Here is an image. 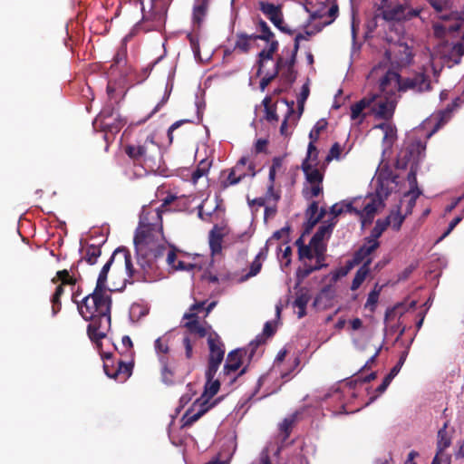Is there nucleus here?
I'll use <instances>...</instances> for the list:
<instances>
[{"instance_id": "nucleus-1", "label": "nucleus", "mask_w": 464, "mask_h": 464, "mask_svg": "<svg viewBox=\"0 0 464 464\" xmlns=\"http://www.w3.org/2000/svg\"><path fill=\"white\" fill-rule=\"evenodd\" d=\"M431 89L430 76L426 72H417L412 76L400 79L397 72L388 71L380 82V92L372 93L351 107L352 120L359 119L362 122L367 114H372L376 118L385 120L384 122L377 124L373 130H382V155H386L397 139L396 127L390 121L397 103V92L412 91L413 92H424Z\"/></svg>"}, {"instance_id": "nucleus-2", "label": "nucleus", "mask_w": 464, "mask_h": 464, "mask_svg": "<svg viewBox=\"0 0 464 464\" xmlns=\"http://www.w3.org/2000/svg\"><path fill=\"white\" fill-rule=\"evenodd\" d=\"M146 209H142L140 217V227L137 229L134 245L136 249V265L134 267L130 256L122 250L126 269L130 276L141 274L144 280H151V275L158 269L159 260L164 256L167 247L163 242L161 227L155 224H150L146 217ZM121 250H115L110 259L102 266L96 283L95 289L107 291L105 284L107 275L114 260V256Z\"/></svg>"}, {"instance_id": "nucleus-3", "label": "nucleus", "mask_w": 464, "mask_h": 464, "mask_svg": "<svg viewBox=\"0 0 464 464\" xmlns=\"http://www.w3.org/2000/svg\"><path fill=\"white\" fill-rule=\"evenodd\" d=\"M398 178L385 162V155H382L373 178L375 194L354 198L352 202L335 204L331 208L332 214L337 217L343 212H354L360 216L363 225L371 223L376 212L384 207V200L389 195L400 190Z\"/></svg>"}, {"instance_id": "nucleus-4", "label": "nucleus", "mask_w": 464, "mask_h": 464, "mask_svg": "<svg viewBox=\"0 0 464 464\" xmlns=\"http://www.w3.org/2000/svg\"><path fill=\"white\" fill-rule=\"evenodd\" d=\"M111 304L108 292L97 289L78 304L80 314L84 320L91 321L88 325V334L92 341L97 342L102 339L110 329Z\"/></svg>"}, {"instance_id": "nucleus-5", "label": "nucleus", "mask_w": 464, "mask_h": 464, "mask_svg": "<svg viewBox=\"0 0 464 464\" xmlns=\"http://www.w3.org/2000/svg\"><path fill=\"white\" fill-rule=\"evenodd\" d=\"M429 2L441 20V22L435 23L433 25L437 36L440 37L448 33H455L461 29L464 14L453 11L450 0H429Z\"/></svg>"}, {"instance_id": "nucleus-6", "label": "nucleus", "mask_w": 464, "mask_h": 464, "mask_svg": "<svg viewBox=\"0 0 464 464\" xmlns=\"http://www.w3.org/2000/svg\"><path fill=\"white\" fill-rule=\"evenodd\" d=\"M377 11V15L387 22L401 23L418 17L421 9L412 7L406 2L401 3L397 0H381Z\"/></svg>"}, {"instance_id": "nucleus-7", "label": "nucleus", "mask_w": 464, "mask_h": 464, "mask_svg": "<svg viewBox=\"0 0 464 464\" xmlns=\"http://www.w3.org/2000/svg\"><path fill=\"white\" fill-rule=\"evenodd\" d=\"M308 35H310L309 33L305 34H298L295 38L294 46L285 47L282 51V55L278 57L276 63L274 64V68L277 70V73L281 72L283 78L288 83L294 82L296 77L294 66L299 49V42L301 40H306Z\"/></svg>"}, {"instance_id": "nucleus-8", "label": "nucleus", "mask_w": 464, "mask_h": 464, "mask_svg": "<svg viewBox=\"0 0 464 464\" xmlns=\"http://www.w3.org/2000/svg\"><path fill=\"white\" fill-rule=\"evenodd\" d=\"M304 9L311 20H320L321 27L332 24L338 14V6L332 0H306Z\"/></svg>"}, {"instance_id": "nucleus-9", "label": "nucleus", "mask_w": 464, "mask_h": 464, "mask_svg": "<svg viewBox=\"0 0 464 464\" xmlns=\"http://www.w3.org/2000/svg\"><path fill=\"white\" fill-rule=\"evenodd\" d=\"M425 149L426 146L421 142H416L408 148L401 149L397 156L396 168L405 169L410 165V172L413 169L416 174L419 164L424 157Z\"/></svg>"}, {"instance_id": "nucleus-10", "label": "nucleus", "mask_w": 464, "mask_h": 464, "mask_svg": "<svg viewBox=\"0 0 464 464\" xmlns=\"http://www.w3.org/2000/svg\"><path fill=\"white\" fill-rule=\"evenodd\" d=\"M125 150L128 156L135 160H154L156 156L160 154V147L151 135L147 137L143 144L129 145Z\"/></svg>"}, {"instance_id": "nucleus-11", "label": "nucleus", "mask_w": 464, "mask_h": 464, "mask_svg": "<svg viewBox=\"0 0 464 464\" xmlns=\"http://www.w3.org/2000/svg\"><path fill=\"white\" fill-rule=\"evenodd\" d=\"M259 29L261 32V34L256 35L257 39L266 40L269 43V45L266 49L262 50L258 54V72L262 73L264 66H266V63L267 62L272 61L273 54L278 48V43L277 41L274 40V34L270 31V28L268 27L267 24L264 21L259 22Z\"/></svg>"}, {"instance_id": "nucleus-12", "label": "nucleus", "mask_w": 464, "mask_h": 464, "mask_svg": "<svg viewBox=\"0 0 464 464\" xmlns=\"http://www.w3.org/2000/svg\"><path fill=\"white\" fill-rule=\"evenodd\" d=\"M220 388V382L218 380H209L207 379V382L205 385V391L202 396L197 400L195 402V406H198L199 409L197 413L191 416L192 420H198L204 413H206L209 409H211L214 405H216L217 401L212 403H209V400L218 393Z\"/></svg>"}, {"instance_id": "nucleus-13", "label": "nucleus", "mask_w": 464, "mask_h": 464, "mask_svg": "<svg viewBox=\"0 0 464 464\" xmlns=\"http://www.w3.org/2000/svg\"><path fill=\"white\" fill-rule=\"evenodd\" d=\"M111 362L112 363L111 354H106L104 357L103 369L108 377L113 379L119 378L120 381H124L130 375L131 366L130 364L119 362L118 367L114 370L111 369Z\"/></svg>"}, {"instance_id": "nucleus-14", "label": "nucleus", "mask_w": 464, "mask_h": 464, "mask_svg": "<svg viewBox=\"0 0 464 464\" xmlns=\"http://www.w3.org/2000/svg\"><path fill=\"white\" fill-rule=\"evenodd\" d=\"M441 55L448 62L457 64L464 55V37L461 42L447 43L441 47Z\"/></svg>"}, {"instance_id": "nucleus-15", "label": "nucleus", "mask_w": 464, "mask_h": 464, "mask_svg": "<svg viewBox=\"0 0 464 464\" xmlns=\"http://www.w3.org/2000/svg\"><path fill=\"white\" fill-rule=\"evenodd\" d=\"M260 10L263 14L281 31L286 32V28L283 25V15L281 8L274 4L261 1L259 3Z\"/></svg>"}, {"instance_id": "nucleus-16", "label": "nucleus", "mask_w": 464, "mask_h": 464, "mask_svg": "<svg viewBox=\"0 0 464 464\" xmlns=\"http://www.w3.org/2000/svg\"><path fill=\"white\" fill-rule=\"evenodd\" d=\"M210 0H195L192 9V24L195 28H200L206 21Z\"/></svg>"}, {"instance_id": "nucleus-17", "label": "nucleus", "mask_w": 464, "mask_h": 464, "mask_svg": "<svg viewBox=\"0 0 464 464\" xmlns=\"http://www.w3.org/2000/svg\"><path fill=\"white\" fill-rule=\"evenodd\" d=\"M113 114L112 110H103L95 119L94 124H100L104 130L111 132L119 131L121 126V120L115 118L112 121Z\"/></svg>"}, {"instance_id": "nucleus-18", "label": "nucleus", "mask_w": 464, "mask_h": 464, "mask_svg": "<svg viewBox=\"0 0 464 464\" xmlns=\"http://www.w3.org/2000/svg\"><path fill=\"white\" fill-rule=\"evenodd\" d=\"M407 181L409 184V190L405 193L404 196L410 198L406 210V214H409L411 212L412 208L415 206L417 198L421 193L418 188L417 179L415 178V170L413 169L411 172L408 173Z\"/></svg>"}, {"instance_id": "nucleus-19", "label": "nucleus", "mask_w": 464, "mask_h": 464, "mask_svg": "<svg viewBox=\"0 0 464 464\" xmlns=\"http://www.w3.org/2000/svg\"><path fill=\"white\" fill-rule=\"evenodd\" d=\"M379 246V241L367 237L365 243L356 251L354 255V262L356 264H363L370 259L369 256L375 251Z\"/></svg>"}, {"instance_id": "nucleus-20", "label": "nucleus", "mask_w": 464, "mask_h": 464, "mask_svg": "<svg viewBox=\"0 0 464 464\" xmlns=\"http://www.w3.org/2000/svg\"><path fill=\"white\" fill-rule=\"evenodd\" d=\"M285 102L287 105V115L285 116L284 121L281 124L280 133L285 137H288L291 135L292 130L295 125L296 121L300 117V114L298 116L295 115L294 102H291V103H289L288 102L285 101Z\"/></svg>"}, {"instance_id": "nucleus-21", "label": "nucleus", "mask_w": 464, "mask_h": 464, "mask_svg": "<svg viewBox=\"0 0 464 464\" xmlns=\"http://www.w3.org/2000/svg\"><path fill=\"white\" fill-rule=\"evenodd\" d=\"M246 351L237 349L230 352L227 357V361L224 366V372L226 374H229L231 372H236L239 369L242 364L243 354H246Z\"/></svg>"}, {"instance_id": "nucleus-22", "label": "nucleus", "mask_w": 464, "mask_h": 464, "mask_svg": "<svg viewBox=\"0 0 464 464\" xmlns=\"http://www.w3.org/2000/svg\"><path fill=\"white\" fill-rule=\"evenodd\" d=\"M208 344L209 348V357L223 359L225 354L224 345L216 333L208 334Z\"/></svg>"}, {"instance_id": "nucleus-23", "label": "nucleus", "mask_w": 464, "mask_h": 464, "mask_svg": "<svg viewBox=\"0 0 464 464\" xmlns=\"http://www.w3.org/2000/svg\"><path fill=\"white\" fill-rule=\"evenodd\" d=\"M302 169L309 184L323 182V173L316 167L313 166L312 163L308 162V160L303 162Z\"/></svg>"}, {"instance_id": "nucleus-24", "label": "nucleus", "mask_w": 464, "mask_h": 464, "mask_svg": "<svg viewBox=\"0 0 464 464\" xmlns=\"http://www.w3.org/2000/svg\"><path fill=\"white\" fill-rule=\"evenodd\" d=\"M57 278L58 280H61L62 281V285H60L59 286H57L52 299H51V302L52 303H59L60 301V298L62 296V295L63 294V285H74L75 284V279H73L68 273L67 270H63V271H59L57 272Z\"/></svg>"}, {"instance_id": "nucleus-25", "label": "nucleus", "mask_w": 464, "mask_h": 464, "mask_svg": "<svg viewBox=\"0 0 464 464\" xmlns=\"http://www.w3.org/2000/svg\"><path fill=\"white\" fill-rule=\"evenodd\" d=\"M459 98H456L450 104H448L444 110L440 111L436 115V118L438 119L436 128L438 129L448 122L451 118L452 113L459 108Z\"/></svg>"}, {"instance_id": "nucleus-26", "label": "nucleus", "mask_w": 464, "mask_h": 464, "mask_svg": "<svg viewBox=\"0 0 464 464\" xmlns=\"http://www.w3.org/2000/svg\"><path fill=\"white\" fill-rule=\"evenodd\" d=\"M185 326L188 329L190 334H197L198 337H208V334L213 333L210 326L205 327L195 319L187 322Z\"/></svg>"}, {"instance_id": "nucleus-27", "label": "nucleus", "mask_w": 464, "mask_h": 464, "mask_svg": "<svg viewBox=\"0 0 464 464\" xmlns=\"http://www.w3.org/2000/svg\"><path fill=\"white\" fill-rule=\"evenodd\" d=\"M268 248L266 246H265L263 248L260 249L258 254L256 255L255 260L252 262L250 266L249 273L246 275V277H251L256 276L262 267V260L266 259L267 255Z\"/></svg>"}, {"instance_id": "nucleus-28", "label": "nucleus", "mask_w": 464, "mask_h": 464, "mask_svg": "<svg viewBox=\"0 0 464 464\" xmlns=\"http://www.w3.org/2000/svg\"><path fill=\"white\" fill-rule=\"evenodd\" d=\"M167 264L175 270H190L193 265L183 261H177V256L173 249H169L166 258Z\"/></svg>"}, {"instance_id": "nucleus-29", "label": "nucleus", "mask_w": 464, "mask_h": 464, "mask_svg": "<svg viewBox=\"0 0 464 464\" xmlns=\"http://www.w3.org/2000/svg\"><path fill=\"white\" fill-rule=\"evenodd\" d=\"M371 264V259H368L363 265L362 267H360L355 276H354V278L352 282V285H351V289L352 290H356L358 289L361 285L362 284V282L365 280L366 276H368L369 274V266Z\"/></svg>"}, {"instance_id": "nucleus-30", "label": "nucleus", "mask_w": 464, "mask_h": 464, "mask_svg": "<svg viewBox=\"0 0 464 464\" xmlns=\"http://www.w3.org/2000/svg\"><path fill=\"white\" fill-rule=\"evenodd\" d=\"M257 40V36L256 34H241L237 35V39L236 42V49H238L242 52H247L252 44Z\"/></svg>"}, {"instance_id": "nucleus-31", "label": "nucleus", "mask_w": 464, "mask_h": 464, "mask_svg": "<svg viewBox=\"0 0 464 464\" xmlns=\"http://www.w3.org/2000/svg\"><path fill=\"white\" fill-rule=\"evenodd\" d=\"M311 248L315 256V259L317 262H324L325 256L324 253L326 251V245L324 240L321 241H314V237L311 238L309 243Z\"/></svg>"}, {"instance_id": "nucleus-32", "label": "nucleus", "mask_w": 464, "mask_h": 464, "mask_svg": "<svg viewBox=\"0 0 464 464\" xmlns=\"http://www.w3.org/2000/svg\"><path fill=\"white\" fill-rule=\"evenodd\" d=\"M169 337L167 334L156 339L154 348L159 357L163 356L166 358V354L169 353Z\"/></svg>"}, {"instance_id": "nucleus-33", "label": "nucleus", "mask_w": 464, "mask_h": 464, "mask_svg": "<svg viewBox=\"0 0 464 464\" xmlns=\"http://www.w3.org/2000/svg\"><path fill=\"white\" fill-rule=\"evenodd\" d=\"M405 216L402 215L399 210L392 211L391 214L385 218L389 226L393 229L399 230L402 222L404 221Z\"/></svg>"}, {"instance_id": "nucleus-34", "label": "nucleus", "mask_w": 464, "mask_h": 464, "mask_svg": "<svg viewBox=\"0 0 464 464\" xmlns=\"http://www.w3.org/2000/svg\"><path fill=\"white\" fill-rule=\"evenodd\" d=\"M210 167V162L203 160L199 162L198 168L192 172L191 179L193 183H197L200 178L207 175Z\"/></svg>"}, {"instance_id": "nucleus-35", "label": "nucleus", "mask_w": 464, "mask_h": 464, "mask_svg": "<svg viewBox=\"0 0 464 464\" xmlns=\"http://www.w3.org/2000/svg\"><path fill=\"white\" fill-rule=\"evenodd\" d=\"M101 254L102 251L100 246L91 245L87 247L85 256L82 257V259H84L90 265H94Z\"/></svg>"}, {"instance_id": "nucleus-36", "label": "nucleus", "mask_w": 464, "mask_h": 464, "mask_svg": "<svg viewBox=\"0 0 464 464\" xmlns=\"http://www.w3.org/2000/svg\"><path fill=\"white\" fill-rule=\"evenodd\" d=\"M446 426L443 429H440L438 432V453H442L450 445V439L447 436Z\"/></svg>"}, {"instance_id": "nucleus-37", "label": "nucleus", "mask_w": 464, "mask_h": 464, "mask_svg": "<svg viewBox=\"0 0 464 464\" xmlns=\"http://www.w3.org/2000/svg\"><path fill=\"white\" fill-rule=\"evenodd\" d=\"M333 231V224L322 225L319 227L314 237V241H325L330 237Z\"/></svg>"}, {"instance_id": "nucleus-38", "label": "nucleus", "mask_w": 464, "mask_h": 464, "mask_svg": "<svg viewBox=\"0 0 464 464\" xmlns=\"http://www.w3.org/2000/svg\"><path fill=\"white\" fill-rule=\"evenodd\" d=\"M325 266L326 265L324 262H317L316 259L314 260V263H313V261H304V268L301 271L302 276L304 277H306L310 274H312L314 271L319 270Z\"/></svg>"}, {"instance_id": "nucleus-39", "label": "nucleus", "mask_w": 464, "mask_h": 464, "mask_svg": "<svg viewBox=\"0 0 464 464\" xmlns=\"http://www.w3.org/2000/svg\"><path fill=\"white\" fill-rule=\"evenodd\" d=\"M222 361H223V359H218V358L215 359V358L209 357L208 367L206 372L207 379H209V380L214 379Z\"/></svg>"}, {"instance_id": "nucleus-40", "label": "nucleus", "mask_w": 464, "mask_h": 464, "mask_svg": "<svg viewBox=\"0 0 464 464\" xmlns=\"http://www.w3.org/2000/svg\"><path fill=\"white\" fill-rule=\"evenodd\" d=\"M388 227L389 225L385 219H378L369 237L378 240Z\"/></svg>"}, {"instance_id": "nucleus-41", "label": "nucleus", "mask_w": 464, "mask_h": 464, "mask_svg": "<svg viewBox=\"0 0 464 464\" xmlns=\"http://www.w3.org/2000/svg\"><path fill=\"white\" fill-rule=\"evenodd\" d=\"M295 417H296V414H293L289 417H286L279 424L280 430L285 434L284 440H285L289 436L291 428L295 420Z\"/></svg>"}, {"instance_id": "nucleus-42", "label": "nucleus", "mask_w": 464, "mask_h": 464, "mask_svg": "<svg viewBox=\"0 0 464 464\" xmlns=\"http://www.w3.org/2000/svg\"><path fill=\"white\" fill-rule=\"evenodd\" d=\"M209 246L212 254H218L221 251V237L211 230L209 235Z\"/></svg>"}, {"instance_id": "nucleus-43", "label": "nucleus", "mask_w": 464, "mask_h": 464, "mask_svg": "<svg viewBox=\"0 0 464 464\" xmlns=\"http://www.w3.org/2000/svg\"><path fill=\"white\" fill-rule=\"evenodd\" d=\"M265 70V67L263 68ZM257 75H263L261 81H260V89L261 91H265V89L267 87V85L271 82V81L277 75V70L273 69L271 72H264L262 71V73H259L257 72Z\"/></svg>"}, {"instance_id": "nucleus-44", "label": "nucleus", "mask_w": 464, "mask_h": 464, "mask_svg": "<svg viewBox=\"0 0 464 464\" xmlns=\"http://www.w3.org/2000/svg\"><path fill=\"white\" fill-rule=\"evenodd\" d=\"M160 365H161V374H162L163 382L165 383H167V384L171 383V382H172L171 379H170L171 372L168 369L167 358H165L163 356H160Z\"/></svg>"}, {"instance_id": "nucleus-45", "label": "nucleus", "mask_w": 464, "mask_h": 464, "mask_svg": "<svg viewBox=\"0 0 464 464\" xmlns=\"http://www.w3.org/2000/svg\"><path fill=\"white\" fill-rule=\"evenodd\" d=\"M318 204L317 202H313L307 209V216L309 217V221L313 224L318 222V220L322 218V213L318 214Z\"/></svg>"}, {"instance_id": "nucleus-46", "label": "nucleus", "mask_w": 464, "mask_h": 464, "mask_svg": "<svg viewBox=\"0 0 464 464\" xmlns=\"http://www.w3.org/2000/svg\"><path fill=\"white\" fill-rule=\"evenodd\" d=\"M299 256L301 259H307L308 261L315 260V256L313 251V248H311L310 245L308 246H301L299 247Z\"/></svg>"}, {"instance_id": "nucleus-47", "label": "nucleus", "mask_w": 464, "mask_h": 464, "mask_svg": "<svg viewBox=\"0 0 464 464\" xmlns=\"http://www.w3.org/2000/svg\"><path fill=\"white\" fill-rule=\"evenodd\" d=\"M379 295H380V290H376V289L372 290L368 295L367 301L365 303V307L369 308L371 311H373L376 306V304L378 303Z\"/></svg>"}, {"instance_id": "nucleus-48", "label": "nucleus", "mask_w": 464, "mask_h": 464, "mask_svg": "<svg viewBox=\"0 0 464 464\" xmlns=\"http://www.w3.org/2000/svg\"><path fill=\"white\" fill-rule=\"evenodd\" d=\"M310 300V295L306 292H300L294 302V305L297 308H306Z\"/></svg>"}, {"instance_id": "nucleus-49", "label": "nucleus", "mask_w": 464, "mask_h": 464, "mask_svg": "<svg viewBox=\"0 0 464 464\" xmlns=\"http://www.w3.org/2000/svg\"><path fill=\"white\" fill-rule=\"evenodd\" d=\"M239 181L240 179L237 176V173H234V171L230 169L227 177L224 180H222L221 186L223 188H227L229 186L237 184Z\"/></svg>"}, {"instance_id": "nucleus-50", "label": "nucleus", "mask_w": 464, "mask_h": 464, "mask_svg": "<svg viewBox=\"0 0 464 464\" xmlns=\"http://www.w3.org/2000/svg\"><path fill=\"white\" fill-rule=\"evenodd\" d=\"M404 313V307L402 304H399L393 308L388 310L385 314V321L392 320L397 314L400 316Z\"/></svg>"}, {"instance_id": "nucleus-51", "label": "nucleus", "mask_w": 464, "mask_h": 464, "mask_svg": "<svg viewBox=\"0 0 464 464\" xmlns=\"http://www.w3.org/2000/svg\"><path fill=\"white\" fill-rule=\"evenodd\" d=\"M334 296V291L331 285L324 286L317 296V300H332Z\"/></svg>"}, {"instance_id": "nucleus-52", "label": "nucleus", "mask_w": 464, "mask_h": 464, "mask_svg": "<svg viewBox=\"0 0 464 464\" xmlns=\"http://www.w3.org/2000/svg\"><path fill=\"white\" fill-rule=\"evenodd\" d=\"M206 310L205 308V302H199L194 304L190 308V313H186L184 314L185 319H194L195 318V313L200 312L201 310Z\"/></svg>"}, {"instance_id": "nucleus-53", "label": "nucleus", "mask_w": 464, "mask_h": 464, "mask_svg": "<svg viewBox=\"0 0 464 464\" xmlns=\"http://www.w3.org/2000/svg\"><path fill=\"white\" fill-rule=\"evenodd\" d=\"M463 216L456 217L449 225L448 229L443 233V235L440 237L439 240H442L446 237H448L451 231L455 228V227L462 220Z\"/></svg>"}, {"instance_id": "nucleus-54", "label": "nucleus", "mask_w": 464, "mask_h": 464, "mask_svg": "<svg viewBox=\"0 0 464 464\" xmlns=\"http://www.w3.org/2000/svg\"><path fill=\"white\" fill-rule=\"evenodd\" d=\"M324 123L317 122L309 133L310 140L315 141L318 139L320 131L324 128Z\"/></svg>"}, {"instance_id": "nucleus-55", "label": "nucleus", "mask_w": 464, "mask_h": 464, "mask_svg": "<svg viewBox=\"0 0 464 464\" xmlns=\"http://www.w3.org/2000/svg\"><path fill=\"white\" fill-rule=\"evenodd\" d=\"M341 150H342L341 146L338 143H334L332 146V148L330 150V153L327 156L326 160L329 161L332 159H339Z\"/></svg>"}, {"instance_id": "nucleus-56", "label": "nucleus", "mask_w": 464, "mask_h": 464, "mask_svg": "<svg viewBox=\"0 0 464 464\" xmlns=\"http://www.w3.org/2000/svg\"><path fill=\"white\" fill-rule=\"evenodd\" d=\"M322 190H323L322 183L310 184L309 193H310L311 198L319 196V194L322 192Z\"/></svg>"}, {"instance_id": "nucleus-57", "label": "nucleus", "mask_w": 464, "mask_h": 464, "mask_svg": "<svg viewBox=\"0 0 464 464\" xmlns=\"http://www.w3.org/2000/svg\"><path fill=\"white\" fill-rule=\"evenodd\" d=\"M288 232H289V228H288V227H284V228H282V229H280V230L276 231V232L273 234L272 237L266 241V246H267L268 243H269L272 239H280V238H282L283 237L287 236V235H288Z\"/></svg>"}, {"instance_id": "nucleus-58", "label": "nucleus", "mask_w": 464, "mask_h": 464, "mask_svg": "<svg viewBox=\"0 0 464 464\" xmlns=\"http://www.w3.org/2000/svg\"><path fill=\"white\" fill-rule=\"evenodd\" d=\"M308 94H309L308 88L306 86H304L302 92H301V99L298 100L300 114L302 113V111H303V103L306 100Z\"/></svg>"}, {"instance_id": "nucleus-59", "label": "nucleus", "mask_w": 464, "mask_h": 464, "mask_svg": "<svg viewBox=\"0 0 464 464\" xmlns=\"http://www.w3.org/2000/svg\"><path fill=\"white\" fill-rule=\"evenodd\" d=\"M183 344L185 346L187 358H190L192 355V344L188 337L183 339Z\"/></svg>"}, {"instance_id": "nucleus-60", "label": "nucleus", "mask_w": 464, "mask_h": 464, "mask_svg": "<svg viewBox=\"0 0 464 464\" xmlns=\"http://www.w3.org/2000/svg\"><path fill=\"white\" fill-rule=\"evenodd\" d=\"M234 173H237V176L239 178V179H243L246 176V171L244 168L239 167L237 164H236L235 167L231 169Z\"/></svg>"}, {"instance_id": "nucleus-61", "label": "nucleus", "mask_w": 464, "mask_h": 464, "mask_svg": "<svg viewBox=\"0 0 464 464\" xmlns=\"http://www.w3.org/2000/svg\"><path fill=\"white\" fill-rule=\"evenodd\" d=\"M398 374V369L397 368H392L391 370V372H389V374H387L385 376V378L383 379L382 382H384V383H386L387 385H390L391 382L392 381V379Z\"/></svg>"}, {"instance_id": "nucleus-62", "label": "nucleus", "mask_w": 464, "mask_h": 464, "mask_svg": "<svg viewBox=\"0 0 464 464\" xmlns=\"http://www.w3.org/2000/svg\"><path fill=\"white\" fill-rule=\"evenodd\" d=\"M350 325L353 331L360 330L362 327V321L360 318H354L350 322Z\"/></svg>"}, {"instance_id": "nucleus-63", "label": "nucleus", "mask_w": 464, "mask_h": 464, "mask_svg": "<svg viewBox=\"0 0 464 464\" xmlns=\"http://www.w3.org/2000/svg\"><path fill=\"white\" fill-rule=\"evenodd\" d=\"M258 464H271L269 460V455L266 449H265L261 454Z\"/></svg>"}, {"instance_id": "nucleus-64", "label": "nucleus", "mask_w": 464, "mask_h": 464, "mask_svg": "<svg viewBox=\"0 0 464 464\" xmlns=\"http://www.w3.org/2000/svg\"><path fill=\"white\" fill-rule=\"evenodd\" d=\"M266 118L267 121H277L278 120V117L276 115V111L266 107Z\"/></svg>"}]
</instances>
